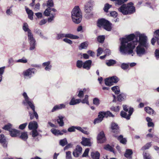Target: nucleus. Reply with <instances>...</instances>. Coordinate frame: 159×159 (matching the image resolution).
<instances>
[{
	"label": "nucleus",
	"mask_w": 159,
	"mask_h": 159,
	"mask_svg": "<svg viewBox=\"0 0 159 159\" xmlns=\"http://www.w3.org/2000/svg\"><path fill=\"white\" fill-rule=\"evenodd\" d=\"M42 66L44 68L45 70L47 71H49L51 69L52 67V66L51 64L50 61L43 63L42 64Z\"/></svg>",
	"instance_id": "6ab92c4d"
},
{
	"label": "nucleus",
	"mask_w": 159,
	"mask_h": 159,
	"mask_svg": "<svg viewBox=\"0 0 159 159\" xmlns=\"http://www.w3.org/2000/svg\"><path fill=\"white\" fill-rule=\"evenodd\" d=\"M146 121L148 122V127H153L154 126V123L152 122V119L149 117H147L146 118Z\"/></svg>",
	"instance_id": "473e14b6"
},
{
	"label": "nucleus",
	"mask_w": 159,
	"mask_h": 159,
	"mask_svg": "<svg viewBox=\"0 0 159 159\" xmlns=\"http://www.w3.org/2000/svg\"><path fill=\"white\" fill-rule=\"evenodd\" d=\"M54 4L53 0H48L47 2V6L48 7L47 8H49V11H50L51 7L54 6Z\"/></svg>",
	"instance_id": "72a5a7b5"
},
{
	"label": "nucleus",
	"mask_w": 159,
	"mask_h": 159,
	"mask_svg": "<svg viewBox=\"0 0 159 159\" xmlns=\"http://www.w3.org/2000/svg\"><path fill=\"white\" fill-rule=\"evenodd\" d=\"M1 143L4 148H7L8 143L7 141H6V139L4 140V141H2Z\"/></svg>",
	"instance_id": "4d7b16f0"
},
{
	"label": "nucleus",
	"mask_w": 159,
	"mask_h": 159,
	"mask_svg": "<svg viewBox=\"0 0 159 159\" xmlns=\"http://www.w3.org/2000/svg\"><path fill=\"white\" fill-rule=\"evenodd\" d=\"M143 155L144 159H151V157L148 153L144 152Z\"/></svg>",
	"instance_id": "603ef678"
},
{
	"label": "nucleus",
	"mask_w": 159,
	"mask_h": 159,
	"mask_svg": "<svg viewBox=\"0 0 159 159\" xmlns=\"http://www.w3.org/2000/svg\"><path fill=\"white\" fill-rule=\"evenodd\" d=\"M97 24L98 27H103L105 30L108 31H110L111 29V24L108 20L104 19L98 20Z\"/></svg>",
	"instance_id": "39448f33"
},
{
	"label": "nucleus",
	"mask_w": 159,
	"mask_h": 159,
	"mask_svg": "<svg viewBox=\"0 0 159 159\" xmlns=\"http://www.w3.org/2000/svg\"><path fill=\"white\" fill-rule=\"evenodd\" d=\"M88 45V42H85L82 43L79 46V49L81 50L83 49H86Z\"/></svg>",
	"instance_id": "2f4dec72"
},
{
	"label": "nucleus",
	"mask_w": 159,
	"mask_h": 159,
	"mask_svg": "<svg viewBox=\"0 0 159 159\" xmlns=\"http://www.w3.org/2000/svg\"><path fill=\"white\" fill-rule=\"evenodd\" d=\"M38 127L37 122L36 121H34L30 122L29 124L28 128L29 129H36Z\"/></svg>",
	"instance_id": "4be33fe9"
},
{
	"label": "nucleus",
	"mask_w": 159,
	"mask_h": 159,
	"mask_svg": "<svg viewBox=\"0 0 159 159\" xmlns=\"http://www.w3.org/2000/svg\"><path fill=\"white\" fill-rule=\"evenodd\" d=\"M51 131L52 133L55 135H62L63 134V133L61 132V131L54 128L52 129Z\"/></svg>",
	"instance_id": "c85d7f7f"
},
{
	"label": "nucleus",
	"mask_w": 159,
	"mask_h": 159,
	"mask_svg": "<svg viewBox=\"0 0 159 159\" xmlns=\"http://www.w3.org/2000/svg\"><path fill=\"white\" fill-rule=\"evenodd\" d=\"M86 91V89H84L83 90H80L78 94V96L79 98H81L84 95V92H85Z\"/></svg>",
	"instance_id": "3c124183"
},
{
	"label": "nucleus",
	"mask_w": 159,
	"mask_h": 159,
	"mask_svg": "<svg viewBox=\"0 0 159 159\" xmlns=\"http://www.w3.org/2000/svg\"><path fill=\"white\" fill-rule=\"evenodd\" d=\"M111 89L116 94H118L119 93L120 90L118 86H114L112 87Z\"/></svg>",
	"instance_id": "c9c22d12"
},
{
	"label": "nucleus",
	"mask_w": 159,
	"mask_h": 159,
	"mask_svg": "<svg viewBox=\"0 0 159 159\" xmlns=\"http://www.w3.org/2000/svg\"><path fill=\"white\" fill-rule=\"evenodd\" d=\"M126 98L125 95L124 94H119L117 97L118 101H121L125 99Z\"/></svg>",
	"instance_id": "4c0bfd02"
},
{
	"label": "nucleus",
	"mask_w": 159,
	"mask_h": 159,
	"mask_svg": "<svg viewBox=\"0 0 159 159\" xmlns=\"http://www.w3.org/2000/svg\"><path fill=\"white\" fill-rule=\"evenodd\" d=\"M100 154L98 152H92L91 156L93 159H99Z\"/></svg>",
	"instance_id": "7c9ffc66"
},
{
	"label": "nucleus",
	"mask_w": 159,
	"mask_h": 159,
	"mask_svg": "<svg viewBox=\"0 0 159 159\" xmlns=\"http://www.w3.org/2000/svg\"><path fill=\"white\" fill-rule=\"evenodd\" d=\"M58 118V119L57 120L58 123L60 126H63L64 125V122L63 120L64 117L62 116H59Z\"/></svg>",
	"instance_id": "cd10ccee"
},
{
	"label": "nucleus",
	"mask_w": 159,
	"mask_h": 159,
	"mask_svg": "<svg viewBox=\"0 0 159 159\" xmlns=\"http://www.w3.org/2000/svg\"><path fill=\"white\" fill-rule=\"evenodd\" d=\"M111 5L109 4L108 3H107L104 5L103 8L104 11L106 12H107L109 9L111 7Z\"/></svg>",
	"instance_id": "ea45409f"
},
{
	"label": "nucleus",
	"mask_w": 159,
	"mask_h": 159,
	"mask_svg": "<svg viewBox=\"0 0 159 159\" xmlns=\"http://www.w3.org/2000/svg\"><path fill=\"white\" fill-rule=\"evenodd\" d=\"M137 36L139 37V41H132L135 37L134 34H130L126 38L120 39L121 43L120 51L122 54H131L133 56V50L138 43L142 45L146 49L148 48L149 45L148 43L147 37L145 34H141L138 32Z\"/></svg>",
	"instance_id": "f257e3e1"
},
{
	"label": "nucleus",
	"mask_w": 159,
	"mask_h": 159,
	"mask_svg": "<svg viewBox=\"0 0 159 159\" xmlns=\"http://www.w3.org/2000/svg\"><path fill=\"white\" fill-rule=\"evenodd\" d=\"M65 38L71 39H77L79 38V36L74 35L70 33L65 34Z\"/></svg>",
	"instance_id": "a878e982"
},
{
	"label": "nucleus",
	"mask_w": 159,
	"mask_h": 159,
	"mask_svg": "<svg viewBox=\"0 0 159 159\" xmlns=\"http://www.w3.org/2000/svg\"><path fill=\"white\" fill-rule=\"evenodd\" d=\"M92 61L90 60H88L83 62V68L84 69H86L88 70H89L90 68Z\"/></svg>",
	"instance_id": "aec40b11"
},
{
	"label": "nucleus",
	"mask_w": 159,
	"mask_h": 159,
	"mask_svg": "<svg viewBox=\"0 0 159 159\" xmlns=\"http://www.w3.org/2000/svg\"><path fill=\"white\" fill-rule=\"evenodd\" d=\"M111 129L113 132H117L119 130V127L117 124L113 122L111 124Z\"/></svg>",
	"instance_id": "bb28decb"
},
{
	"label": "nucleus",
	"mask_w": 159,
	"mask_h": 159,
	"mask_svg": "<svg viewBox=\"0 0 159 159\" xmlns=\"http://www.w3.org/2000/svg\"><path fill=\"white\" fill-rule=\"evenodd\" d=\"M20 138L23 140H26L28 138L27 132H25L21 133Z\"/></svg>",
	"instance_id": "e433bc0d"
},
{
	"label": "nucleus",
	"mask_w": 159,
	"mask_h": 159,
	"mask_svg": "<svg viewBox=\"0 0 159 159\" xmlns=\"http://www.w3.org/2000/svg\"><path fill=\"white\" fill-rule=\"evenodd\" d=\"M155 38L157 39V43L159 45V30H158L154 32Z\"/></svg>",
	"instance_id": "a19ab883"
},
{
	"label": "nucleus",
	"mask_w": 159,
	"mask_h": 159,
	"mask_svg": "<svg viewBox=\"0 0 159 159\" xmlns=\"http://www.w3.org/2000/svg\"><path fill=\"white\" fill-rule=\"evenodd\" d=\"M75 127L76 126H72L68 129V131L69 132H75L76 129Z\"/></svg>",
	"instance_id": "338daca9"
},
{
	"label": "nucleus",
	"mask_w": 159,
	"mask_h": 159,
	"mask_svg": "<svg viewBox=\"0 0 159 159\" xmlns=\"http://www.w3.org/2000/svg\"><path fill=\"white\" fill-rule=\"evenodd\" d=\"M116 63L115 60H110L106 62L107 65L108 66H110L113 65Z\"/></svg>",
	"instance_id": "c03bdc74"
},
{
	"label": "nucleus",
	"mask_w": 159,
	"mask_h": 159,
	"mask_svg": "<svg viewBox=\"0 0 159 159\" xmlns=\"http://www.w3.org/2000/svg\"><path fill=\"white\" fill-rule=\"evenodd\" d=\"M119 11L123 14L126 15L131 14L135 11V8L132 2H129L127 4H124L118 8Z\"/></svg>",
	"instance_id": "7ed1b4c3"
},
{
	"label": "nucleus",
	"mask_w": 159,
	"mask_h": 159,
	"mask_svg": "<svg viewBox=\"0 0 159 159\" xmlns=\"http://www.w3.org/2000/svg\"><path fill=\"white\" fill-rule=\"evenodd\" d=\"M93 102L94 105L98 106L100 104V100L98 98H96L93 99Z\"/></svg>",
	"instance_id": "5fc2aeb1"
},
{
	"label": "nucleus",
	"mask_w": 159,
	"mask_h": 159,
	"mask_svg": "<svg viewBox=\"0 0 159 159\" xmlns=\"http://www.w3.org/2000/svg\"><path fill=\"white\" fill-rule=\"evenodd\" d=\"M25 10L26 12L28 15V18L31 20H33V15L34 14V12L32 10H30L27 7H25Z\"/></svg>",
	"instance_id": "393cba45"
},
{
	"label": "nucleus",
	"mask_w": 159,
	"mask_h": 159,
	"mask_svg": "<svg viewBox=\"0 0 159 159\" xmlns=\"http://www.w3.org/2000/svg\"><path fill=\"white\" fill-rule=\"evenodd\" d=\"M133 111L134 109L133 108H130L128 111V114L127 115V113L125 112L122 111L120 112V115L122 117L124 118L127 120H129Z\"/></svg>",
	"instance_id": "4468645a"
},
{
	"label": "nucleus",
	"mask_w": 159,
	"mask_h": 159,
	"mask_svg": "<svg viewBox=\"0 0 159 159\" xmlns=\"http://www.w3.org/2000/svg\"><path fill=\"white\" fill-rule=\"evenodd\" d=\"M105 117H107L108 116L113 117L114 115H113L109 111H107V112H104Z\"/></svg>",
	"instance_id": "6e6d98bb"
},
{
	"label": "nucleus",
	"mask_w": 159,
	"mask_h": 159,
	"mask_svg": "<svg viewBox=\"0 0 159 159\" xmlns=\"http://www.w3.org/2000/svg\"><path fill=\"white\" fill-rule=\"evenodd\" d=\"M66 107V105L64 104H61L59 105H56L52 109L51 111L54 112L57 110L65 108Z\"/></svg>",
	"instance_id": "412c9836"
},
{
	"label": "nucleus",
	"mask_w": 159,
	"mask_h": 159,
	"mask_svg": "<svg viewBox=\"0 0 159 159\" xmlns=\"http://www.w3.org/2000/svg\"><path fill=\"white\" fill-rule=\"evenodd\" d=\"M118 140L119 141L120 143L123 144L126 143V140L125 138H123V136L122 135H120L117 137Z\"/></svg>",
	"instance_id": "f704fd0d"
},
{
	"label": "nucleus",
	"mask_w": 159,
	"mask_h": 159,
	"mask_svg": "<svg viewBox=\"0 0 159 159\" xmlns=\"http://www.w3.org/2000/svg\"><path fill=\"white\" fill-rule=\"evenodd\" d=\"M83 62L81 60H78L76 62V66L79 68L83 67Z\"/></svg>",
	"instance_id": "a18cd8bd"
},
{
	"label": "nucleus",
	"mask_w": 159,
	"mask_h": 159,
	"mask_svg": "<svg viewBox=\"0 0 159 159\" xmlns=\"http://www.w3.org/2000/svg\"><path fill=\"white\" fill-rule=\"evenodd\" d=\"M81 101V100L80 99H75L74 98H73L70 102H69V104L70 105H74L80 103Z\"/></svg>",
	"instance_id": "b1692460"
},
{
	"label": "nucleus",
	"mask_w": 159,
	"mask_h": 159,
	"mask_svg": "<svg viewBox=\"0 0 159 159\" xmlns=\"http://www.w3.org/2000/svg\"><path fill=\"white\" fill-rule=\"evenodd\" d=\"M145 48L142 45L139 44L136 48V52L139 56H141L146 53Z\"/></svg>",
	"instance_id": "1a4fd4ad"
},
{
	"label": "nucleus",
	"mask_w": 159,
	"mask_h": 159,
	"mask_svg": "<svg viewBox=\"0 0 159 159\" xmlns=\"http://www.w3.org/2000/svg\"><path fill=\"white\" fill-rule=\"evenodd\" d=\"M67 143V141L66 138L61 140L60 141V145L62 146L65 145Z\"/></svg>",
	"instance_id": "de8ad7c7"
},
{
	"label": "nucleus",
	"mask_w": 159,
	"mask_h": 159,
	"mask_svg": "<svg viewBox=\"0 0 159 159\" xmlns=\"http://www.w3.org/2000/svg\"><path fill=\"white\" fill-rule=\"evenodd\" d=\"M82 151V147L80 145H77L75 149L73 152V155L75 157H78L81 154Z\"/></svg>",
	"instance_id": "2eb2a0df"
},
{
	"label": "nucleus",
	"mask_w": 159,
	"mask_h": 159,
	"mask_svg": "<svg viewBox=\"0 0 159 159\" xmlns=\"http://www.w3.org/2000/svg\"><path fill=\"white\" fill-rule=\"evenodd\" d=\"M88 97L89 96L88 95H85V96L84 98L82 100L81 102L83 103H86L87 105H89V103L88 101Z\"/></svg>",
	"instance_id": "37998d69"
},
{
	"label": "nucleus",
	"mask_w": 159,
	"mask_h": 159,
	"mask_svg": "<svg viewBox=\"0 0 159 159\" xmlns=\"http://www.w3.org/2000/svg\"><path fill=\"white\" fill-rule=\"evenodd\" d=\"M22 29L25 32H27L28 33V37L33 35L32 33L31 30L29 28L28 24L26 23H24L23 24Z\"/></svg>",
	"instance_id": "f3484780"
},
{
	"label": "nucleus",
	"mask_w": 159,
	"mask_h": 159,
	"mask_svg": "<svg viewBox=\"0 0 159 159\" xmlns=\"http://www.w3.org/2000/svg\"><path fill=\"white\" fill-rule=\"evenodd\" d=\"M93 2L92 1H89L87 2L84 6V11L86 13H89L93 10Z\"/></svg>",
	"instance_id": "f8f14e48"
},
{
	"label": "nucleus",
	"mask_w": 159,
	"mask_h": 159,
	"mask_svg": "<svg viewBox=\"0 0 159 159\" xmlns=\"http://www.w3.org/2000/svg\"><path fill=\"white\" fill-rule=\"evenodd\" d=\"M145 111L150 115H152L154 114L155 111L154 110L149 107H146L144 108Z\"/></svg>",
	"instance_id": "c756f323"
},
{
	"label": "nucleus",
	"mask_w": 159,
	"mask_h": 159,
	"mask_svg": "<svg viewBox=\"0 0 159 159\" xmlns=\"http://www.w3.org/2000/svg\"><path fill=\"white\" fill-rule=\"evenodd\" d=\"M104 148L106 150H109L114 153V151L113 150V147L111 146L109 144H107L105 146Z\"/></svg>",
	"instance_id": "58836bf2"
},
{
	"label": "nucleus",
	"mask_w": 159,
	"mask_h": 159,
	"mask_svg": "<svg viewBox=\"0 0 159 159\" xmlns=\"http://www.w3.org/2000/svg\"><path fill=\"white\" fill-rule=\"evenodd\" d=\"M22 95L24 98V100L22 102L23 104L25 106L28 105L30 106L33 111L34 116L36 119H38L39 116L37 113L35 111V106L32 102L30 101V99L28 96L27 93L25 92H24L22 94Z\"/></svg>",
	"instance_id": "20e7f679"
},
{
	"label": "nucleus",
	"mask_w": 159,
	"mask_h": 159,
	"mask_svg": "<svg viewBox=\"0 0 159 159\" xmlns=\"http://www.w3.org/2000/svg\"><path fill=\"white\" fill-rule=\"evenodd\" d=\"M103 50L101 48H99L97 50V56H99L102 52Z\"/></svg>",
	"instance_id": "e2e57ef3"
},
{
	"label": "nucleus",
	"mask_w": 159,
	"mask_h": 159,
	"mask_svg": "<svg viewBox=\"0 0 159 159\" xmlns=\"http://www.w3.org/2000/svg\"><path fill=\"white\" fill-rule=\"evenodd\" d=\"M71 152L68 151L66 152V159H71Z\"/></svg>",
	"instance_id": "864d4df0"
},
{
	"label": "nucleus",
	"mask_w": 159,
	"mask_h": 159,
	"mask_svg": "<svg viewBox=\"0 0 159 159\" xmlns=\"http://www.w3.org/2000/svg\"><path fill=\"white\" fill-rule=\"evenodd\" d=\"M133 152L132 150L130 149H127L125 154V156L127 158L131 159L132 158V154Z\"/></svg>",
	"instance_id": "5701e85b"
},
{
	"label": "nucleus",
	"mask_w": 159,
	"mask_h": 159,
	"mask_svg": "<svg viewBox=\"0 0 159 159\" xmlns=\"http://www.w3.org/2000/svg\"><path fill=\"white\" fill-rule=\"evenodd\" d=\"M28 40L29 44V50L30 51L35 50L37 46V43L33 35L28 37Z\"/></svg>",
	"instance_id": "0eeeda50"
},
{
	"label": "nucleus",
	"mask_w": 159,
	"mask_h": 159,
	"mask_svg": "<svg viewBox=\"0 0 159 159\" xmlns=\"http://www.w3.org/2000/svg\"><path fill=\"white\" fill-rule=\"evenodd\" d=\"M97 139L98 143H102L106 141V138L103 131H102L98 133L97 136Z\"/></svg>",
	"instance_id": "ddd939ff"
},
{
	"label": "nucleus",
	"mask_w": 159,
	"mask_h": 159,
	"mask_svg": "<svg viewBox=\"0 0 159 159\" xmlns=\"http://www.w3.org/2000/svg\"><path fill=\"white\" fill-rule=\"evenodd\" d=\"M36 70L34 68H29L23 72L24 76L26 78H30L35 73Z\"/></svg>",
	"instance_id": "9b49d317"
},
{
	"label": "nucleus",
	"mask_w": 159,
	"mask_h": 159,
	"mask_svg": "<svg viewBox=\"0 0 159 159\" xmlns=\"http://www.w3.org/2000/svg\"><path fill=\"white\" fill-rule=\"evenodd\" d=\"M32 136L33 137H35L37 136L38 134V133L37 132L36 129H33L32 131Z\"/></svg>",
	"instance_id": "0e129e2a"
},
{
	"label": "nucleus",
	"mask_w": 159,
	"mask_h": 159,
	"mask_svg": "<svg viewBox=\"0 0 159 159\" xmlns=\"http://www.w3.org/2000/svg\"><path fill=\"white\" fill-rule=\"evenodd\" d=\"M16 62L25 63L27 62V60L25 57H23L22 58L17 60Z\"/></svg>",
	"instance_id": "8fccbe9b"
},
{
	"label": "nucleus",
	"mask_w": 159,
	"mask_h": 159,
	"mask_svg": "<svg viewBox=\"0 0 159 159\" xmlns=\"http://www.w3.org/2000/svg\"><path fill=\"white\" fill-rule=\"evenodd\" d=\"M105 38V37L104 35H100L98 37L97 40L99 43H103Z\"/></svg>",
	"instance_id": "49530a36"
},
{
	"label": "nucleus",
	"mask_w": 159,
	"mask_h": 159,
	"mask_svg": "<svg viewBox=\"0 0 159 159\" xmlns=\"http://www.w3.org/2000/svg\"><path fill=\"white\" fill-rule=\"evenodd\" d=\"M93 16V14L92 12H90L89 13H86L85 15V17L87 19H89Z\"/></svg>",
	"instance_id": "bf43d9fd"
},
{
	"label": "nucleus",
	"mask_w": 159,
	"mask_h": 159,
	"mask_svg": "<svg viewBox=\"0 0 159 159\" xmlns=\"http://www.w3.org/2000/svg\"><path fill=\"white\" fill-rule=\"evenodd\" d=\"M12 128V125L10 123H8L3 127V129L9 131L12 137H16L19 134V131Z\"/></svg>",
	"instance_id": "423d86ee"
},
{
	"label": "nucleus",
	"mask_w": 159,
	"mask_h": 159,
	"mask_svg": "<svg viewBox=\"0 0 159 159\" xmlns=\"http://www.w3.org/2000/svg\"><path fill=\"white\" fill-rule=\"evenodd\" d=\"M91 139L83 137L81 143L84 146H90L91 145V143L90 141Z\"/></svg>",
	"instance_id": "a211bd4d"
},
{
	"label": "nucleus",
	"mask_w": 159,
	"mask_h": 159,
	"mask_svg": "<svg viewBox=\"0 0 159 159\" xmlns=\"http://www.w3.org/2000/svg\"><path fill=\"white\" fill-rule=\"evenodd\" d=\"M82 13L79 7L75 6L71 11V18L73 21L76 24L80 23L82 19Z\"/></svg>",
	"instance_id": "f03ea898"
},
{
	"label": "nucleus",
	"mask_w": 159,
	"mask_h": 159,
	"mask_svg": "<svg viewBox=\"0 0 159 159\" xmlns=\"http://www.w3.org/2000/svg\"><path fill=\"white\" fill-rule=\"evenodd\" d=\"M119 80L118 78L116 76H113L110 78L106 79L105 80V84L106 85L110 86L113 83H117Z\"/></svg>",
	"instance_id": "6e6552de"
},
{
	"label": "nucleus",
	"mask_w": 159,
	"mask_h": 159,
	"mask_svg": "<svg viewBox=\"0 0 159 159\" xmlns=\"http://www.w3.org/2000/svg\"><path fill=\"white\" fill-rule=\"evenodd\" d=\"M63 41L70 44H71L73 43L72 41L71 40L67 38L64 39Z\"/></svg>",
	"instance_id": "680f3d73"
},
{
	"label": "nucleus",
	"mask_w": 159,
	"mask_h": 159,
	"mask_svg": "<svg viewBox=\"0 0 159 159\" xmlns=\"http://www.w3.org/2000/svg\"><path fill=\"white\" fill-rule=\"evenodd\" d=\"M104 112H100L98 115V117L95 119L94 121V124L99 123L101 122L103 120V118L105 117Z\"/></svg>",
	"instance_id": "dca6fc26"
},
{
	"label": "nucleus",
	"mask_w": 159,
	"mask_h": 159,
	"mask_svg": "<svg viewBox=\"0 0 159 159\" xmlns=\"http://www.w3.org/2000/svg\"><path fill=\"white\" fill-rule=\"evenodd\" d=\"M111 110L116 112H118L120 110V107L119 106L112 107H111Z\"/></svg>",
	"instance_id": "052dcab7"
},
{
	"label": "nucleus",
	"mask_w": 159,
	"mask_h": 159,
	"mask_svg": "<svg viewBox=\"0 0 159 159\" xmlns=\"http://www.w3.org/2000/svg\"><path fill=\"white\" fill-rule=\"evenodd\" d=\"M49 9L47 8L43 13L44 15L45 16H49L48 19V22H51L53 20L55 16V14L53 13L49 12Z\"/></svg>",
	"instance_id": "9d476101"
},
{
	"label": "nucleus",
	"mask_w": 159,
	"mask_h": 159,
	"mask_svg": "<svg viewBox=\"0 0 159 159\" xmlns=\"http://www.w3.org/2000/svg\"><path fill=\"white\" fill-rule=\"evenodd\" d=\"M151 146V143H148L146 144L142 148V150H144L147 149L149 148V147H150Z\"/></svg>",
	"instance_id": "13d9d810"
},
{
	"label": "nucleus",
	"mask_w": 159,
	"mask_h": 159,
	"mask_svg": "<svg viewBox=\"0 0 159 159\" xmlns=\"http://www.w3.org/2000/svg\"><path fill=\"white\" fill-rule=\"evenodd\" d=\"M121 68L124 70H126L127 69H129V64L126 63H122L121 66Z\"/></svg>",
	"instance_id": "79ce46f5"
},
{
	"label": "nucleus",
	"mask_w": 159,
	"mask_h": 159,
	"mask_svg": "<svg viewBox=\"0 0 159 159\" xmlns=\"http://www.w3.org/2000/svg\"><path fill=\"white\" fill-rule=\"evenodd\" d=\"M155 56L157 60H159V49L156 50L155 52Z\"/></svg>",
	"instance_id": "69168bd1"
},
{
	"label": "nucleus",
	"mask_w": 159,
	"mask_h": 159,
	"mask_svg": "<svg viewBox=\"0 0 159 159\" xmlns=\"http://www.w3.org/2000/svg\"><path fill=\"white\" fill-rule=\"evenodd\" d=\"M64 37H65V34L59 33L57 34L56 39L57 40H59L62 39Z\"/></svg>",
	"instance_id": "09e8293b"
},
{
	"label": "nucleus",
	"mask_w": 159,
	"mask_h": 159,
	"mask_svg": "<svg viewBox=\"0 0 159 159\" xmlns=\"http://www.w3.org/2000/svg\"><path fill=\"white\" fill-rule=\"evenodd\" d=\"M27 123H25L20 125L19 126V129H23L27 126Z\"/></svg>",
	"instance_id": "774afa93"
}]
</instances>
